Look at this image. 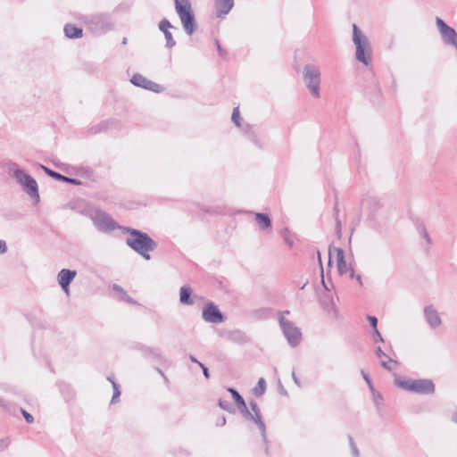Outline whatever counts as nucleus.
<instances>
[{
    "mask_svg": "<svg viewBox=\"0 0 457 457\" xmlns=\"http://www.w3.org/2000/svg\"><path fill=\"white\" fill-rule=\"evenodd\" d=\"M251 409L253 411V415L254 416V423L258 426L261 430L262 436L264 441H266V426L264 421L262 420L261 411L258 407L256 402L252 401L250 403Z\"/></svg>",
    "mask_w": 457,
    "mask_h": 457,
    "instance_id": "nucleus-18",
    "label": "nucleus"
},
{
    "mask_svg": "<svg viewBox=\"0 0 457 457\" xmlns=\"http://www.w3.org/2000/svg\"><path fill=\"white\" fill-rule=\"evenodd\" d=\"M367 319H368L370 326L373 328V329H378L377 328L378 319L375 316H368Z\"/></svg>",
    "mask_w": 457,
    "mask_h": 457,
    "instance_id": "nucleus-36",
    "label": "nucleus"
},
{
    "mask_svg": "<svg viewBox=\"0 0 457 457\" xmlns=\"http://www.w3.org/2000/svg\"><path fill=\"white\" fill-rule=\"evenodd\" d=\"M89 217L98 230L112 231L118 228V224L112 218L102 210H92L89 213Z\"/></svg>",
    "mask_w": 457,
    "mask_h": 457,
    "instance_id": "nucleus-8",
    "label": "nucleus"
},
{
    "mask_svg": "<svg viewBox=\"0 0 457 457\" xmlns=\"http://www.w3.org/2000/svg\"><path fill=\"white\" fill-rule=\"evenodd\" d=\"M89 29L96 34H103L110 30L112 24L109 16L105 14H96L91 16L87 21Z\"/></svg>",
    "mask_w": 457,
    "mask_h": 457,
    "instance_id": "nucleus-11",
    "label": "nucleus"
},
{
    "mask_svg": "<svg viewBox=\"0 0 457 457\" xmlns=\"http://www.w3.org/2000/svg\"><path fill=\"white\" fill-rule=\"evenodd\" d=\"M21 412L28 423H32L34 421V418L31 414H29V412H27L24 410H21Z\"/></svg>",
    "mask_w": 457,
    "mask_h": 457,
    "instance_id": "nucleus-38",
    "label": "nucleus"
},
{
    "mask_svg": "<svg viewBox=\"0 0 457 457\" xmlns=\"http://www.w3.org/2000/svg\"><path fill=\"white\" fill-rule=\"evenodd\" d=\"M336 253L337 254V267L340 275L345 274L348 271L350 272L349 276L351 278H355L360 285H362L361 275H355L354 270L348 266L346 261L345 259V253L341 248L337 247H329V258L331 257L332 253ZM331 263V260L329 259L328 264Z\"/></svg>",
    "mask_w": 457,
    "mask_h": 457,
    "instance_id": "nucleus-10",
    "label": "nucleus"
},
{
    "mask_svg": "<svg viewBox=\"0 0 457 457\" xmlns=\"http://www.w3.org/2000/svg\"><path fill=\"white\" fill-rule=\"evenodd\" d=\"M361 206L371 214H374L381 207V203L376 197H368L361 202Z\"/></svg>",
    "mask_w": 457,
    "mask_h": 457,
    "instance_id": "nucleus-21",
    "label": "nucleus"
},
{
    "mask_svg": "<svg viewBox=\"0 0 457 457\" xmlns=\"http://www.w3.org/2000/svg\"><path fill=\"white\" fill-rule=\"evenodd\" d=\"M233 0H214L216 15L220 18L226 16L233 8Z\"/></svg>",
    "mask_w": 457,
    "mask_h": 457,
    "instance_id": "nucleus-17",
    "label": "nucleus"
},
{
    "mask_svg": "<svg viewBox=\"0 0 457 457\" xmlns=\"http://www.w3.org/2000/svg\"><path fill=\"white\" fill-rule=\"evenodd\" d=\"M395 383L398 387L419 394H432L435 385L430 379H403L396 378Z\"/></svg>",
    "mask_w": 457,
    "mask_h": 457,
    "instance_id": "nucleus-4",
    "label": "nucleus"
},
{
    "mask_svg": "<svg viewBox=\"0 0 457 457\" xmlns=\"http://www.w3.org/2000/svg\"><path fill=\"white\" fill-rule=\"evenodd\" d=\"M376 354L378 358L381 359V366L386 370H393L397 366V361L390 359L381 349V347H378L376 349Z\"/></svg>",
    "mask_w": 457,
    "mask_h": 457,
    "instance_id": "nucleus-19",
    "label": "nucleus"
},
{
    "mask_svg": "<svg viewBox=\"0 0 457 457\" xmlns=\"http://www.w3.org/2000/svg\"><path fill=\"white\" fill-rule=\"evenodd\" d=\"M112 288H113V290H114V291H116V292L120 293V295L125 292V291L122 289V287H120L119 285H116V284H115V285H113Z\"/></svg>",
    "mask_w": 457,
    "mask_h": 457,
    "instance_id": "nucleus-43",
    "label": "nucleus"
},
{
    "mask_svg": "<svg viewBox=\"0 0 457 457\" xmlns=\"http://www.w3.org/2000/svg\"><path fill=\"white\" fill-rule=\"evenodd\" d=\"M63 30L69 38H79L82 37V29L71 24L65 25Z\"/></svg>",
    "mask_w": 457,
    "mask_h": 457,
    "instance_id": "nucleus-23",
    "label": "nucleus"
},
{
    "mask_svg": "<svg viewBox=\"0 0 457 457\" xmlns=\"http://www.w3.org/2000/svg\"><path fill=\"white\" fill-rule=\"evenodd\" d=\"M452 420L457 424V411L452 414Z\"/></svg>",
    "mask_w": 457,
    "mask_h": 457,
    "instance_id": "nucleus-51",
    "label": "nucleus"
},
{
    "mask_svg": "<svg viewBox=\"0 0 457 457\" xmlns=\"http://www.w3.org/2000/svg\"><path fill=\"white\" fill-rule=\"evenodd\" d=\"M192 289L188 286H183L179 290V301L182 304L192 305L193 300L190 298Z\"/></svg>",
    "mask_w": 457,
    "mask_h": 457,
    "instance_id": "nucleus-22",
    "label": "nucleus"
},
{
    "mask_svg": "<svg viewBox=\"0 0 457 457\" xmlns=\"http://www.w3.org/2000/svg\"><path fill=\"white\" fill-rule=\"evenodd\" d=\"M266 390V381L263 378H259L257 386L253 388V394L256 396H261L265 393Z\"/></svg>",
    "mask_w": 457,
    "mask_h": 457,
    "instance_id": "nucleus-26",
    "label": "nucleus"
},
{
    "mask_svg": "<svg viewBox=\"0 0 457 457\" xmlns=\"http://www.w3.org/2000/svg\"><path fill=\"white\" fill-rule=\"evenodd\" d=\"M216 46H217V49H218V51H219L220 53H221V51H222V50H221V47H220V45L219 41H216Z\"/></svg>",
    "mask_w": 457,
    "mask_h": 457,
    "instance_id": "nucleus-53",
    "label": "nucleus"
},
{
    "mask_svg": "<svg viewBox=\"0 0 457 457\" xmlns=\"http://www.w3.org/2000/svg\"><path fill=\"white\" fill-rule=\"evenodd\" d=\"M231 120H232V121L235 123V125L237 127H240L241 126V123H240L241 118H240V113H239L238 107H236V108L233 109Z\"/></svg>",
    "mask_w": 457,
    "mask_h": 457,
    "instance_id": "nucleus-30",
    "label": "nucleus"
},
{
    "mask_svg": "<svg viewBox=\"0 0 457 457\" xmlns=\"http://www.w3.org/2000/svg\"><path fill=\"white\" fill-rule=\"evenodd\" d=\"M304 84L314 98L320 97V71L314 65H305L303 71Z\"/></svg>",
    "mask_w": 457,
    "mask_h": 457,
    "instance_id": "nucleus-7",
    "label": "nucleus"
},
{
    "mask_svg": "<svg viewBox=\"0 0 457 457\" xmlns=\"http://www.w3.org/2000/svg\"><path fill=\"white\" fill-rule=\"evenodd\" d=\"M285 314H289V312L285 311L279 313L278 323L288 345L295 347L301 342L302 332L293 322L285 318Z\"/></svg>",
    "mask_w": 457,
    "mask_h": 457,
    "instance_id": "nucleus-6",
    "label": "nucleus"
},
{
    "mask_svg": "<svg viewBox=\"0 0 457 457\" xmlns=\"http://www.w3.org/2000/svg\"><path fill=\"white\" fill-rule=\"evenodd\" d=\"M238 408L240 410V412L245 419H248L254 422V416L253 415V413L250 412V411L248 410L245 403V407H238Z\"/></svg>",
    "mask_w": 457,
    "mask_h": 457,
    "instance_id": "nucleus-31",
    "label": "nucleus"
},
{
    "mask_svg": "<svg viewBox=\"0 0 457 457\" xmlns=\"http://www.w3.org/2000/svg\"><path fill=\"white\" fill-rule=\"evenodd\" d=\"M361 374H362V377H363L364 380L366 381L369 388L370 389V391H374L375 388L373 386V384H372L371 379L370 378L369 375L363 370H361Z\"/></svg>",
    "mask_w": 457,
    "mask_h": 457,
    "instance_id": "nucleus-34",
    "label": "nucleus"
},
{
    "mask_svg": "<svg viewBox=\"0 0 457 457\" xmlns=\"http://www.w3.org/2000/svg\"><path fill=\"white\" fill-rule=\"evenodd\" d=\"M349 440H350V445H351V448H352V452H353V456L354 457H358L359 451L357 449V446L353 443V438L351 436L349 437Z\"/></svg>",
    "mask_w": 457,
    "mask_h": 457,
    "instance_id": "nucleus-37",
    "label": "nucleus"
},
{
    "mask_svg": "<svg viewBox=\"0 0 457 457\" xmlns=\"http://www.w3.org/2000/svg\"><path fill=\"white\" fill-rule=\"evenodd\" d=\"M130 82L137 87L159 93L162 89V87L152 81L147 79L145 77L142 76L141 74H134L130 79Z\"/></svg>",
    "mask_w": 457,
    "mask_h": 457,
    "instance_id": "nucleus-14",
    "label": "nucleus"
},
{
    "mask_svg": "<svg viewBox=\"0 0 457 457\" xmlns=\"http://www.w3.org/2000/svg\"><path fill=\"white\" fill-rule=\"evenodd\" d=\"M452 420L457 424V411L452 414Z\"/></svg>",
    "mask_w": 457,
    "mask_h": 457,
    "instance_id": "nucleus-48",
    "label": "nucleus"
},
{
    "mask_svg": "<svg viewBox=\"0 0 457 457\" xmlns=\"http://www.w3.org/2000/svg\"><path fill=\"white\" fill-rule=\"evenodd\" d=\"M255 220L262 229L270 228L271 227V220L267 214L256 213Z\"/></svg>",
    "mask_w": 457,
    "mask_h": 457,
    "instance_id": "nucleus-24",
    "label": "nucleus"
},
{
    "mask_svg": "<svg viewBox=\"0 0 457 457\" xmlns=\"http://www.w3.org/2000/svg\"><path fill=\"white\" fill-rule=\"evenodd\" d=\"M126 43H127V38H126V37H124V38H123V40H122V44H124V45H125Z\"/></svg>",
    "mask_w": 457,
    "mask_h": 457,
    "instance_id": "nucleus-57",
    "label": "nucleus"
},
{
    "mask_svg": "<svg viewBox=\"0 0 457 457\" xmlns=\"http://www.w3.org/2000/svg\"><path fill=\"white\" fill-rule=\"evenodd\" d=\"M216 424H217V426H221V427H222V426H224V425L226 424V419H225V417H221L220 419H219V420H217V423H216Z\"/></svg>",
    "mask_w": 457,
    "mask_h": 457,
    "instance_id": "nucleus-45",
    "label": "nucleus"
},
{
    "mask_svg": "<svg viewBox=\"0 0 457 457\" xmlns=\"http://www.w3.org/2000/svg\"><path fill=\"white\" fill-rule=\"evenodd\" d=\"M112 388H113V395H112L111 403H115L118 402L119 397L120 395V386L116 382H112Z\"/></svg>",
    "mask_w": 457,
    "mask_h": 457,
    "instance_id": "nucleus-29",
    "label": "nucleus"
},
{
    "mask_svg": "<svg viewBox=\"0 0 457 457\" xmlns=\"http://www.w3.org/2000/svg\"><path fill=\"white\" fill-rule=\"evenodd\" d=\"M371 393H372L373 401H374L375 404L377 406H379L382 403V400H383L381 395L375 389H374V391H371Z\"/></svg>",
    "mask_w": 457,
    "mask_h": 457,
    "instance_id": "nucleus-32",
    "label": "nucleus"
},
{
    "mask_svg": "<svg viewBox=\"0 0 457 457\" xmlns=\"http://www.w3.org/2000/svg\"><path fill=\"white\" fill-rule=\"evenodd\" d=\"M189 359H190V361H191L192 362H195V363H197V364H198V362H199V361L195 359V356H193V355H190V356H189Z\"/></svg>",
    "mask_w": 457,
    "mask_h": 457,
    "instance_id": "nucleus-52",
    "label": "nucleus"
},
{
    "mask_svg": "<svg viewBox=\"0 0 457 457\" xmlns=\"http://www.w3.org/2000/svg\"><path fill=\"white\" fill-rule=\"evenodd\" d=\"M322 284H323L324 287H325L326 289H328V287H327V285H326V283H325L324 279H322Z\"/></svg>",
    "mask_w": 457,
    "mask_h": 457,
    "instance_id": "nucleus-56",
    "label": "nucleus"
},
{
    "mask_svg": "<svg viewBox=\"0 0 457 457\" xmlns=\"http://www.w3.org/2000/svg\"><path fill=\"white\" fill-rule=\"evenodd\" d=\"M123 231L129 234L126 244L145 260L149 261L151 259L149 253L156 249L157 243L147 233L140 230L124 228Z\"/></svg>",
    "mask_w": 457,
    "mask_h": 457,
    "instance_id": "nucleus-1",
    "label": "nucleus"
},
{
    "mask_svg": "<svg viewBox=\"0 0 457 457\" xmlns=\"http://www.w3.org/2000/svg\"><path fill=\"white\" fill-rule=\"evenodd\" d=\"M373 341L374 343L384 342V339L378 329H374Z\"/></svg>",
    "mask_w": 457,
    "mask_h": 457,
    "instance_id": "nucleus-35",
    "label": "nucleus"
},
{
    "mask_svg": "<svg viewBox=\"0 0 457 457\" xmlns=\"http://www.w3.org/2000/svg\"><path fill=\"white\" fill-rule=\"evenodd\" d=\"M422 233H423L424 238L429 243L430 242V238L428 237V232L425 229H423Z\"/></svg>",
    "mask_w": 457,
    "mask_h": 457,
    "instance_id": "nucleus-47",
    "label": "nucleus"
},
{
    "mask_svg": "<svg viewBox=\"0 0 457 457\" xmlns=\"http://www.w3.org/2000/svg\"><path fill=\"white\" fill-rule=\"evenodd\" d=\"M452 420L457 424V411L452 414Z\"/></svg>",
    "mask_w": 457,
    "mask_h": 457,
    "instance_id": "nucleus-49",
    "label": "nucleus"
},
{
    "mask_svg": "<svg viewBox=\"0 0 457 457\" xmlns=\"http://www.w3.org/2000/svg\"><path fill=\"white\" fill-rule=\"evenodd\" d=\"M282 237L285 240V242L289 245L291 246L293 245V240L291 239L290 236H289V231L288 229H284L282 231Z\"/></svg>",
    "mask_w": 457,
    "mask_h": 457,
    "instance_id": "nucleus-33",
    "label": "nucleus"
},
{
    "mask_svg": "<svg viewBox=\"0 0 457 457\" xmlns=\"http://www.w3.org/2000/svg\"><path fill=\"white\" fill-rule=\"evenodd\" d=\"M219 406L223 409L224 411H228L230 413L234 412L235 411V409L232 405V403L228 401H226V400H220L219 401Z\"/></svg>",
    "mask_w": 457,
    "mask_h": 457,
    "instance_id": "nucleus-28",
    "label": "nucleus"
},
{
    "mask_svg": "<svg viewBox=\"0 0 457 457\" xmlns=\"http://www.w3.org/2000/svg\"><path fill=\"white\" fill-rule=\"evenodd\" d=\"M353 42L355 46L356 60L368 66L371 62L372 47L369 38L356 24H353Z\"/></svg>",
    "mask_w": 457,
    "mask_h": 457,
    "instance_id": "nucleus-2",
    "label": "nucleus"
},
{
    "mask_svg": "<svg viewBox=\"0 0 457 457\" xmlns=\"http://www.w3.org/2000/svg\"><path fill=\"white\" fill-rule=\"evenodd\" d=\"M159 29L164 34L166 39V47L171 48L176 45V41L174 40L170 29L173 28L170 22L167 19H162L159 22Z\"/></svg>",
    "mask_w": 457,
    "mask_h": 457,
    "instance_id": "nucleus-16",
    "label": "nucleus"
},
{
    "mask_svg": "<svg viewBox=\"0 0 457 457\" xmlns=\"http://www.w3.org/2000/svg\"><path fill=\"white\" fill-rule=\"evenodd\" d=\"M12 177L22 187L23 190L31 197V199L39 201L38 187L37 181L23 170L11 168Z\"/></svg>",
    "mask_w": 457,
    "mask_h": 457,
    "instance_id": "nucleus-5",
    "label": "nucleus"
},
{
    "mask_svg": "<svg viewBox=\"0 0 457 457\" xmlns=\"http://www.w3.org/2000/svg\"><path fill=\"white\" fill-rule=\"evenodd\" d=\"M157 370H158V372L161 374V376L164 378V381H165L166 383H168V382H169V379H168V378L166 377V375L162 372V370H160V369H157Z\"/></svg>",
    "mask_w": 457,
    "mask_h": 457,
    "instance_id": "nucleus-46",
    "label": "nucleus"
},
{
    "mask_svg": "<svg viewBox=\"0 0 457 457\" xmlns=\"http://www.w3.org/2000/svg\"><path fill=\"white\" fill-rule=\"evenodd\" d=\"M7 251L5 241L0 240V253H4Z\"/></svg>",
    "mask_w": 457,
    "mask_h": 457,
    "instance_id": "nucleus-42",
    "label": "nucleus"
},
{
    "mask_svg": "<svg viewBox=\"0 0 457 457\" xmlns=\"http://www.w3.org/2000/svg\"><path fill=\"white\" fill-rule=\"evenodd\" d=\"M337 227L338 229H340L341 224H340L339 220H337Z\"/></svg>",
    "mask_w": 457,
    "mask_h": 457,
    "instance_id": "nucleus-55",
    "label": "nucleus"
},
{
    "mask_svg": "<svg viewBox=\"0 0 457 457\" xmlns=\"http://www.w3.org/2000/svg\"><path fill=\"white\" fill-rule=\"evenodd\" d=\"M175 9L184 30L187 35H192L195 29V21L190 1L175 0Z\"/></svg>",
    "mask_w": 457,
    "mask_h": 457,
    "instance_id": "nucleus-3",
    "label": "nucleus"
},
{
    "mask_svg": "<svg viewBox=\"0 0 457 457\" xmlns=\"http://www.w3.org/2000/svg\"><path fill=\"white\" fill-rule=\"evenodd\" d=\"M203 319L209 323H220L224 320L222 313L213 303H208L203 310Z\"/></svg>",
    "mask_w": 457,
    "mask_h": 457,
    "instance_id": "nucleus-12",
    "label": "nucleus"
},
{
    "mask_svg": "<svg viewBox=\"0 0 457 457\" xmlns=\"http://www.w3.org/2000/svg\"><path fill=\"white\" fill-rule=\"evenodd\" d=\"M424 315L431 328H436L441 325L442 320L439 313L432 305L425 307Z\"/></svg>",
    "mask_w": 457,
    "mask_h": 457,
    "instance_id": "nucleus-15",
    "label": "nucleus"
},
{
    "mask_svg": "<svg viewBox=\"0 0 457 457\" xmlns=\"http://www.w3.org/2000/svg\"><path fill=\"white\" fill-rule=\"evenodd\" d=\"M120 297H121V299H122L123 301H125V302H128V303H133V304H135V303H136V302H135L131 297H129V296L127 295V293H126V292H124V293L120 295Z\"/></svg>",
    "mask_w": 457,
    "mask_h": 457,
    "instance_id": "nucleus-40",
    "label": "nucleus"
},
{
    "mask_svg": "<svg viewBox=\"0 0 457 457\" xmlns=\"http://www.w3.org/2000/svg\"><path fill=\"white\" fill-rule=\"evenodd\" d=\"M292 378H293V380L294 382L295 383V385H297L298 386H301V383H300V380L298 379V378L296 377L295 375V372L293 371L292 372Z\"/></svg>",
    "mask_w": 457,
    "mask_h": 457,
    "instance_id": "nucleus-44",
    "label": "nucleus"
},
{
    "mask_svg": "<svg viewBox=\"0 0 457 457\" xmlns=\"http://www.w3.org/2000/svg\"><path fill=\"white\" fill-rule=\"evenodd\" d=\"M198 365L203 369L204 376L206 378H210V374H209L208 369L202 362H198Z\"/></svg>",
    "mask_w": 457,
    "mask_h": 457,
    "instance_id": "nucleus-41",
    "label": "nucleus"
},
{
    "mask_svg": "<svg viewBox=\"0 0 457 457\" xmlns=\"http://www.w3.org/2000/svg\"><path fill=\"white\" fill-rule=\"evenodd\" d=\"M243 131L245 134V136L249 138V140H251L254 145H258L259 147L262 146L261 140L259 139L258 136L254 133L253 128L250 125H246L243 129Z\"/></svg>",
    "mask_w": 457,
    "mask_h": 457,
    "instance_id": "nucleus-25",
    "label": "nucleus"
},
{
    "mask_svg": "<svg viewBox=\"0 0 457 457\" xmlns=\"http://www.w3.org/2000/svg\"><path fill=\"white\" fill-rule=\"evenodd\" d=\"M452 420L457 424V411L452 414Z\"/></svg>",
    "mask_w": 457,
    "mask_h": 457,
    "instance_id": "nucleus-50",
    "label": "nucleus"
},
{
    "mask_svg": "<svg viewBox=\"0 0 457 457\" xmlns=\"http://www.w3.org/2000/svg\"><path fill=\"white\" fill-rule=\"evenodd\" d=\"M318 255H319V261H320V262H321V257H320V254L319 252H318Z\"/></svg>",
    "mask_w": 457,
    "mask_h": 457,
    "instance_id": "nucleus-58",
    "label": "nucleus"
},
{
    "mask_svg": "<svg viewBox=\"0 0 457 457\" xmlns=\"http://www.w3.org/2000/svg\"><path fill=\"white\" fill-rule=\"evenodd\" d=\"M40 167L44 170V171L50 177L54 178V179H56L58 180H62V181H65V182H68V183H71V184H73V185H79L80 184V181L76 179H71V178H68V177H65L56 171H54L52 170H50L49 168L44 166V165H40Z\"/></svg>",
    "mask_w": 457,
    "mask_h": 457,
    "instance_id": "nucleus-20",
    "label": "nucleus"
},
{
    "mask_svg": "<svg viewBox=\"0 0 457 457\" xmlns=\"http://www.w3.org/2000/svg\"><path fill=\"white\" fill-rule=\"evenodd\" d=\"M77 275L76 270L62 269L57 274V281L66 295H70V284Z\"/></svg>",
    "mask_w": 457,
    "mask_h": 457,
    "instance_id": "nucleus-13",
    "label": "nucleus"
},
{
    "mask_svg": "<svg viewBox=\"0 0 457 457\" xmlns=\"http://www.w3.org/2000/svg\"><path fill=\"white\" fill-rule=\"evenodd\" d=\"M436 25L444 44L457 50V32L455 29L448 26L440 17H436Z\"/></svg>",
    "mask_w": 457,
    "mask_h": 457,
    "instance_id": "nucleus-9",
    "label": "nucleus"
},
{
    "mask_svg": "<svg viewBox=\"0 0 457 457\" xmlns=\"http://www.w3.org/2000/svg\"><path fill=\"white\" fill-rule=\"evenodd\" d=\"M108 380H109L112 384V382H115V381L113 380L112 377H111V376H110V377H108Z\"/></svg>",
    "mask_w": 457,
    "mask_h": 457,
    "instance_id": "nucleus-54",
    "label": "nucleus"
},
{
    "mask_svg": "<svg viewBox=\"0 0 457 457\" xmlns=\"http://www.w3.org/2000/svg\"><path fill=\"white\" fill-rule=\"evenodd\" d=\"M10 444V439L8 437L0 439V449L6 448Z\"/></svg>",
    "mask_w": 457,
    "mask_h": 457,
    "instance_id": "nucleus-39",
    "label": "nucleus"
},
{
    "mask_svg": "<svg viewBox=\"0 0 457 457\" xmlns=\"http://www.w3.org/2000/svg\"><path fill=\"white\" fill-rule=\"evenodd\" d=\"M228 391L232 395V397L234 398L238 407H245V402L237 390L234 388H228Z\"/></svg>",
    "mask_w": 457,
    "mask_h": 457,
    "instance_id": "nucleus-27",
    "label": "nucleus"
}]
</instances>
